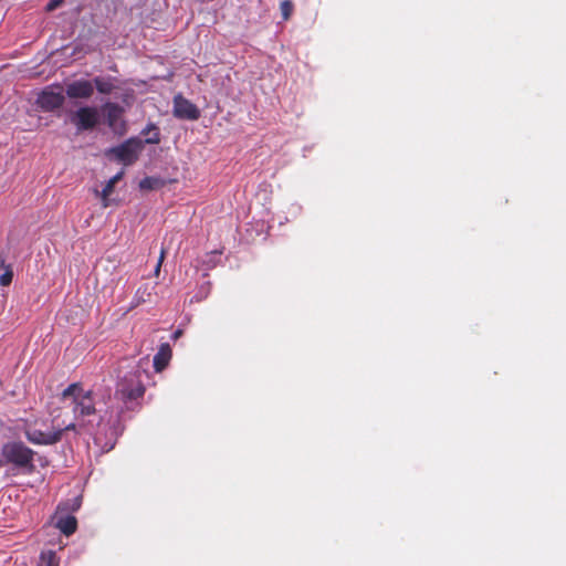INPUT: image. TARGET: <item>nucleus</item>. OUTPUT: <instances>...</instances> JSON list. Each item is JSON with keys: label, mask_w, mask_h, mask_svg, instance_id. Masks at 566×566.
Masks as SVG:
<instances>
[{"label": "nucleus", "mask_w": 566, "mask_h": 566, "mask_svg": "<svg viewBox=\"0 0 566 566\" xmlns=\"http://www.w3.org/2000/svg\"><path fill=\"white\" fill-rule=\"evenodd\" d=\"M146 388L140 379L139 371H133L118 380L114 398L120 403L118 415L124 411H136L142 407Z\"/></svg>", "instance_id": "nucleus-1"}, {"label": "nucleus", "mask_w": 566, "mask_h": 566, "mask_svg": "<svg viewBox=\"0 0 566 566\" xmlns=\"http://www.w3.org/2000/svg\"><path fill=\"white\" fill-rule=\"evenodd\" d=\"M1 455L6 464H11L25 474H31L35 471V451L22 441L6 442L1 448Z\"/></svg>", "instance_id": "nucleus-2"}, {"label": "nucleus", "mask_w": 566, "mask_h": 566, "mask_svg": "<svg viewBox=\"0 0 566 566\" xmlns=\"http://www.w3.org/2000/svg\"><path fill=\"white\" fill-rule=\"evenodd\" d=\"M64 400L71 399L75 419H83L96 413L95 401L92 390H84L80 382L67 386L63 392Z\"/></svg>", "instance_id": "nucleus-3"}, {"label": "nucleus", "mask_w": 566, "mask_h": 566, "mask_svg": "<svg viewBox=\"0 0 566 566\" xmlns=\"http://www.w3.org/2000/svg\"><path fill=\"white\" fill-rule=\"evenodd\" d=\"M27 440L36 446H53L62 440L63 430L42 431L35 427V422L27 423L23 429Z\"/></svg>", "instance_id": "nucleus-4"}, {"label": "nucleus", "mask_w": 566, "mask_h": 566, "mask_svg": "<svg viewBox=\"0 0 566 566\" xmlns=\"http://www.w3.org/2000/svg\"><path fill=\"white\" fill-rule=\"evenodd\" d=\"M65 96L61 85H51L39 93L36 105L44 112H54L63 106Z\"/></svg>", "instance_id": "nucleus-5"}, {"label": "nucleus", "mask_w": 566, "mask_h": 566, "mask_svg": "<svg viewBox=\"0 0 566 566\" xmlns=\"http://www.w3.org/2000/svg\"><path fill=\"white\" fill-rule=\"evenodd\" d=\"M71 122L75 125L78 132L94 129L98 122V111L94 106L80 107L71 117Z\"/></svg>", "instance_id": "nucleus-6"}, {"label": "nucleus", "mask_w": 566, "mask_h": 566, "mask_svg": "<svg viewBox=\"0 0 566 566\" xmlns=\"http://www.w3.org/2000/svg\"><path fill=\"white\" fill-rule=\"evenodd\" d=\"M172 114L176 118L197 120L200 118V109L196 104L178 94L174 97V109Z\"/></svg>", "instance_id": "nucleus-7"}, {"label": "nucleus", "mask_w": 566, "mask_h": 566, "mask_svg": "<svg viewBox=\"0 0 566 566\" xmlns=\"http://www.w3.org/2000/svg\"><path fill=\"white\" fill-rule=\"evenodd\" d=\"M108 127L118 135L126 133V123L123 119L124 108L117 103L107 102L104 106Z\"/></svg>", "instance_id": "nucleus-8"}, {"label": "nucleus", "mask_w": 566, "mask_h": 566, "mask_svg": "<svg viewBox=\"0 0 566 566\" xmlns=\"http://www.w3.org/2000/svg\"><path fill=\"white\" fill-rule=\"evenodd\" d=\"M140 143L134 139H128L122 145L114 147L111 151L115 157L125 165L133 164L137 159V151Z\"/></svg>", "instance_id": "nucleus-9"}, {"label": "nucleus", "mask_w": 566, "mask_h": 566, "mask_svg": "<svg viewBox=\"0 0 566 566\" xmlns=\"http://www.w3.org/2000/svg\"><path fill=\"white\" fill-rule=\"evenodd\" d=\"M66 95L70 98H84L92 97L94 93V85L87 80H77L66 86Z\"/></svg>", "instance_id": "nucleus-10"}, {"label": "nucleus", "mask_w": 566, "mask_h": 566, "mask_svg": "<svg viewBox=\"0 0 566 566\" xmlns=\"http://www.w3.org/2000/svg\"><path fill=\"white\" fill-rule=\"evenodd\" d=\"M171 356H172V352H171V347L168 343H163L159 348H158V352L157 354L154 356V368L156 371H161L164 370L170 359H171Z\"/></svg>", "instance_id": "nucleus-11"}, {"label": "nucleus", "mask_w": 566, "mask_h": 566, "mask_svg": "<svg viewBox=\"0 0 566 566\" xmlns=\"http://www.w3.org/2000/svg\"><path fill=\"white\" fill-rule=\"evenodd\" d=\"M56 527L66 536L75 533L77 521L73 515L60 516L56 521Z\"/></svg>", "instance_id": "nucleus-12"}, {"label": "nucleus", "mask_w": 566, "mask_h": 566, "mask_svg": "<svg viewBox=\"0 0 566 566\" xmlns=\"http://www.w3.org/2000/svg\"><path fill=\"white\" fill-rule=\"evenodd\" d=\"M92 83L101 94H111L115 90L112 77L96 76Z\"/></svg>", "instance_id": "nucleus-13"}, {"label": "nucleus", "mask_w": 566, "mask_h": 566, "mask_svg": "<svg viewBox=\"0 0 566 566\" xmlns=\"http://www.w3.org/2000/svg\"><path fill=\"white\" fill-rule=\"evenodd\" d=\"M122 177H123V171H120L117 175H115L114 177H112L104 186V188L101 192L104 208L108 207V196L114 191L115 185L122 179Z\"/></svg>", "instance_id": "nucleus-14"}, {"label": "nucleus", "mask_w": 566, "mask_h": 566, "mask_svg": "<svg viewBox=\"0 0 566 566\" xmlns=\"http://www.w3.org/2000/svg\"><path fill=\"white\" fill-rule=\"evenodd\" d=\"M60 559L54 551H45L40 555L38 566H59Z\"/></svg>", "instance_id": "nucleus-15"}, {"label": "nucleus", "mask_w": 566, "mask_h": 566, "mask_svg": "<svg viewBox=\"0 0 566 566\" xmlns=\"http://www.w3.org/2000/svg\"><path fill=\"white\" fill-rule=\"evenodd\" d=\"M161 186H164V181L156 177H145L139 182V187L143 190H155Z\"/></svg>", "instance_id": "nucleus-16"}, {"label": "nucleus", "mask_w": 566, "mask_h": 566, "mask_svg": "<svg viewBox=\"0 0 566 566\" xmlns=\"http://www.w3.org/2000/svg\"><path fill=\"white\" fill-rule=\"evenodd\" d=\"M280 10H281L282 19L284 21L290 20V18L292 17L293 10H294V4H293L292 0L281 1Z\"/></svg>", "instance_id": "nucleus-17"}, {"label": "nucleus", "mask_w": 566, "mask_h": 566, "mask_svg": "<svg viewBox=\"0 0 566 566\" xmlns=\"http://www.w3.org/2000/svg\"><path fill=\"white\" fill-rule=\"evenodd\" d=\"M1 266L4 268V272L0 275V285L9 286L13 279V271L10 265H4V261L1 262Z\"/></svg>", "instance_id": "nucleus-18"}, {"label": "nucleus", "mask_w": 566, "mask_h": 566, "mask_svg": "<svg viewBox=\"0 0 566 566\" xmlns=\"http://www.w3.org/2000/svg\"><path fill=\"white\" fill-rule=\"evenodd\" d=\"M151 132L150 136L146 138L147 144H158L160 142V134L158 128L155 125H149L147 129L143 132V134L148 135Z\"/></svg>", "instance_id": "nucleus-19"}, {"label": "nucleus", "mask_w": 566, "mask_h": 566, "mask_svg": "<svg viewBox=\"0 0 566 566\" xmlns=\"http://www.w3.org/2000/svg\"><path fill=\"white\" fill-rule=\"evenodd\" d=\"M84 427H85L84 423L76 424L75 422H71L67 426H65L64 428H59L57 430H63V432L64 431H77L78 428L82 429Z\"/></svg>", "instance_id": "nucleus-20"}, {"label": "nucleus", "mask_w": 566, "mask_h": 566, "mask_svg": "<svg viewBox=\"0 0 566 566\" xmlns=\"http://www.w3.org/2000/svg\"><path fill=\"white\" fill-rule=\"evenodd\" d=\"M165 254H166V250L163 248L161 251H160V255H159L158 262H157L156 268H155V275L156 276L159 275L160 268H161V264H163L164 259H165Z\"/></svg>", "instance_id": "nucleus-21"}, {"label": "nucleus", "mask_w": 566, "mask_h": 566, "mask_svg": "<svg viewBox=\"0 0 566 566\" xmlns=\"http://www.w3.org/2000/svg\"><path fill=\"white\" fill-rule=\"evenodd\" d=\"M63 3V0H50L46 4V11H53Z\"/></svg>", "instance_id": "nucleus-22"}, {"label": "nucleus", "mask_w": 566, "mask_h": 566, "mask_svg": "<svg viewBox=\"0 0 566 566\" xmlns=\"http://www.w3.org/2000/svg\"><path fill=\"white\" fill-rule=\"evenodd\" d=\"M75 502H76V505L74 509H77L80 506V502H78V499H75Z\"/></svg>", "instance_id": "nucleus-23"}, {"label": "nucleus", "mask_w": 566, "mask_h": 566, "mask_svg": "<svg viewBox=\"0 0 566 566\" xmlns=\"http://www.w3.org/2000/svg\"><path fill=\"white\" fill-rule=\"evenodd\" d=\"M179 335H180V332H179V331H177V332L175 333V337H178Z\"/></svg>", "instance_id": "nucleus-24"}]
</instances>
